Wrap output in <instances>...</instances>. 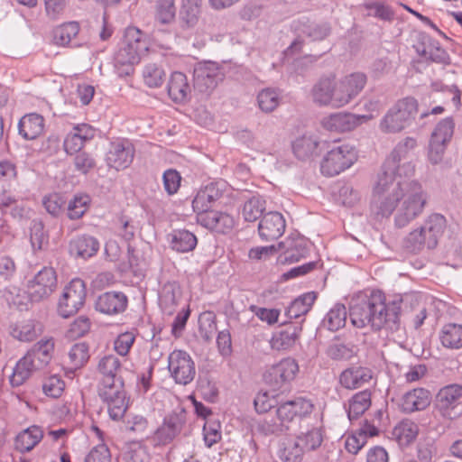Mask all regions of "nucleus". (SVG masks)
Segmentation results:
<instances>
[{
	"instance_id": "f257e3e1",
	"label": "nucleus",
	"mask_w": 462,
	"mask_h": 462,
	"mask_svg": "<svg viewBox=\"0 0 462 462\" xmlns=\"http://www.w3.org/2000/svg\"><path fill=\"white\" fill-rule=\"evenodd\" d=\"M411 294H395L386 298L380 290H374L369 295L356 300L349 309V318L354 327H370L374 331L386 328L397 331L401 327L402 305L410 301ZM347 319L346 308L336 303L322 319V326L336 332L344 328Z\"/></svg>"
},
{
	"instance_id": "f03ea898",
	"label": "nucleus",
	"mask_w": 462,
	"mask_h": 462,
	"mask_svg": "<svg viewBox=\"0 0 462 462\" xmlns=\"http://www.w3.org/2000/svg\"><path fill=\"white\" fill-rule=\"evenodd\" d=\"M409 180L381 171L373 189L372 212L377 217H389L402 200Z\"/></svg>"
},
{
	"instance_id": "7ed1b4c3",
	"label": "nucleus",
	"mask_w": 462,
	"mask_h": 462,
	"mask_svg": "<svg viewBox=\"0 0 462 462\" xmlns=\"http://www.w3.org/2000/svg\"><path fill=\"white\" fill-rule=\"evenodd\" d=\"M447 219L439 213H431L420 227L411 231L403 239V248L417 254L423 250L435 249L447 229Z\"/></svg>"
},
{
	"instance_id": "20e7f679",
	"label": "nucleus",
	"mask_w": 462,
	"mask_h": 462,
	"mask_svg": "<svg viewBox=\"0 0 462 462\" xmlns=\"http://www.w3.org/2000/svg\"><path fill=\"white\" fill-rule=\"evenodd\" d=\"M148 51V44L143 32L135 28L126 29L125 36L114 56V66L120 77L129 76L134 72L141 56Z\"/></svg>"
},
{
	"instance_id": "39448f33",
	"label": "nucleus",
	"mask_w": 462,
	"mask_h": 462,
	"mask_svg": "<svg viewBox=\"0 0 462 462\" xmlns=\"http://www.w3.org/2000/svg\"><path fill=\"white\" fill-rule=\"evenodd\" d=\"M427 194L420 183L410 180L406 184L404 195L396 208L394 224L397 227L402 228L420 217L427 204Z\"/></svg>"
},
{
	"instance_id": "423d86ee",
	"label": "nucleus",
	"mask_w": 462,
	"mask_h": 462,
	"mask_svg": "<svg viewBox=\"0 0 462 462\" xmlns=\"http://www.w3.org/2000/svg\"><path fill=\"white\" fill-rule=\"evenodd\" d=\"M418 101L411 97L398 100L383 116L379 129L383 134H398L410 127L418 114Z\"/></svg>"
},
{
	"instance_id": "0eeeda50",
	"label": "nucleus",
	"mask_w": 462,
	"mask_h": 462,
	"mask_svg": "<svg viewBox=\"0 0 462 462\" xmlns=\"http://www.w3.org/2000/svg\"><path fill=\"white\" fill-rule=\"evenodd\" d=\"M416 146L417 141L413 137H406L400 141L383 162L381 171L410 180L415 171V165L411 157Z\"/></svg>"
},
{
	"instance_id": "6e6552de",
	"label": "nucleus",
	"mask_w": 462,
	"mask_h": 462,
	"mask_svg": "<svg viewBox=\"0 0 462 462\" xmlns=\"http://www.w3.org/2000/svg\"><path fill=\"white\" fill-rule=\"evenodd\" d=\"M357 160V152L353 145H334L324 156L320 171L323 175L333 177L350 168Z\"/></svg>"
},
{
	"instance_id": "1a4fd4ad",
	"label": "nucleus",
	"mask_w": 462,
	"mask_h": 462,
	"mask_svg": "<svg viewBox=\"0 0 462 462\" xmlns=\"http://www.w3.org/2000/svg\"><path fill=\"white\" fill-rule=\"evenodd\" d=\"M135 146L132 140L125 137L113 138L105 155L109 169L124 171L131 166L135 157Z\"/></svg>"
},
{
	"instance_id": "9d476101",
	"label": "nucleus",
	"mask_w": 462,
	"mask_h": 462,
	"mask_svg": "<svg viewBox=\"0 0 462 462\" xmlns=\"http://www.w3.org/2000/svg\"><path fill=\"white\" fill-rule=\"evenodd\" d=\"M462 385L448 384L439 389L435 398V409L445 419L455 420L462 413Z\"/></svg>"
},
{
	"instance_id": "9b49d317",
	"label": "nucleus",
	"mask_w": 462,
	"mask_h": 462,
	"mask_svg": "<svg viewBox=\"0 0 462 462\" xmlns=\"http://www.w3.org/2000/svg\"><path fill=\"white\" fill-rule=\"evenodd\" d=\"M87 297L86 284L83 280L73 279L63 290L58 303V313L62 318L75 315L85 304Z\"/></svg>"
},
{
	"instance_id": "f8f14e48",
	"label": "nucleus",
	"mask_w": 462,
	"mask_h": 462,
	"mask_svg": "<svg viewBox=\"0 0 462 462\" xmlns=\"http://www.w3.org/2000/svg\"><path fill=\"white\" fill-rule=\"evenodd\" d=\"M57 288V274L52 267L44 266L27 282L31 301L40 302L48 299Z\"/></svg>"
},
{
	"instance_id": "ddd939ff",
	"label": "nucleus",
	"mask_w": 462,
	"mask_h": 462,
	"mask_svg": "<svg viewBox=\"0 0 462 462\" xmlns=\"http://www.w3.org/2000/svg\"><path fill=\"white\" fill-rule=\"evenodd\" d=\"M455 129V123L451 117L442 119L431 134L428 157L432 164L439 163L445 153L448 143L450 142Z\"/></svg>"
},
{
	"instance_id": "4468645a",
	"label": "nucleus",
	"mask_w": 462,
	"mask_h": 462,
	"mask_svg": "<svg viewBox=\"0 0 462 462\" xmlns=\"http://www.w3.org/2000/svg\"><path fill=\"white\" fill-rule=\"evenodd\" d=\"M168 370L178 384L190 383L196 375L195 363L189 354L175 349L168 356Z\"/></svg>"
},
{
	"instance_id": "2eb2a0df",
	"label": "nucleus",
	"mask_w": 462,
	"mask_h": 462,
	"mask_svg": "<svg viewBox=\"0 0 462 462\" xmlns=\"http://www.w3.org/2000/svg\"><path fill=\"white\" fill-rule=\"evenodd\" d=\"M97 394L107 408L109 418L115 421L122 420L129 407L125 385L97 389Z\"/></svg>"
},
{
	"instance_id": "dca6fc26",
	"label": "nucleus",
	"mask_w": 462,
	"mask_h": 462,
	"mask_svg": "<svg viewBox=\"0 0 462 462\" xmlns=\"http://www.w3.org/2000/svg\"><path fill=\"white\" fill-rule=\"evenodd\" d=\"M97 371L99 374L97 389L112 387L116 384L125 385V380L121 374L123 365L116 356H102L97 363Z\"/></svg>"
},
{
	"instance_id": "f3484780",
	"label": "nucleus",
	"mask_w": 462,
	"mask_h": 462,
	"mask_svg": "<svg viewBox=\"0 0 462 462\" xmlns=\"http://www.w3.org/2000/svg\"><path fill=\"white\" fill-rule=\"evenodd\" d=\"M298 372L299 365L296 360L287 357L269 367L263 374V380L278 390L294 380Z\"/></svg>"
},
{
	"instance_id": "a211bd4d",
	"label": "nucleus",
	"mask_w": 462,
	"mask_h": 462,
	"mask_svg": "<svg viewBox=\"0 0 462 462\" xmlns=\"http://www.w3.org/2000/svg\"><path fill=\"white\" fill-rule=\"evenodd\" d=\"M278 406L279 414L289 425L310 418L315 410L313 401L306 396H295Z\"/></svg>"
},
{
	"instance_id": "6ab92c4d",
	"label": "nucleus",
	"mask_w": 462,
	"mask_h": 462,
	"mask_svg": "<svg viewBox=\"0 0 462 462\" xmlns=\"http://www.w3.org/2000/svg\"><path fill=\"white\" fill-rule=\"evenodd\" d=\"M185 410L172 411L164 419L162 424L155 430L152 437L155 446H165L173 441L180 433L186 423Z\"/></svg>"
},
{
	"instance_id": "aec40b11",
	"label": "nucleus",
	"mask_w": 462,
	"mask_h": 462,
	"mask_svg": "<svg viewBox=\"0 0 462 462\" xmlns=\"http://www.w3.org/2000/svg\"><path fill=\"white\" fill-rule=\"evenodd\" d=\"M223 79L221 68L217 62L204 61L198 63L193 71L194 87L199 92L214 89Z\"/></svg>"
},
{
	"instance_id": "412c9836",
	"label": "nucleus",
	"mask_w": 462,
	"mask_h": 462,
	"mask_svg": "<svg viewBox=\"0 0 462 462\" xmlns=\"http://www.w3.org/2000/svg\"><path fill=\"white\" fill-rule=\"evenodd\" d=\"M311 245L301 236H289L278 244L282 251L278 260L281 263H293L309 255Z\"/></svg>"
},
{
	"instance_id": "4be33fe9",
	"label": "nucleus",
	"mask_w": 462,
	"mask_h": 462,
	"mask_svg": "<svg viewBox=\"0 0 462 462\" xmlns=\"http://www.w3.org/2000/svg\"><path fill=\"white\" fill-rule=\"evenodd\" d=\"M373 119V115H354L350 113H335L324 117L322 125L325 129L334 132H349L364 122Z\"/></svg>"
},
{
	"instance_id": "5701e85b",
	"label": "nucleus",
	"mask_w": 462,
	"mask_h": 462,
	"mask_svg": "<svg viewBox=\"0 0 462 462\" xmlns=\"http://www.w3.org/2000/svg\"><path fill=\"white\" fill-rule=\"evenodd\" d=\"M431 393L422 387L414 388L402 394L400 398L398 407L406 414L426 410L431 403Z\"/></svg>"
},
{
	"instance_id": "b1692460",
	"label": "nucleus",
	"mask_w": 462,
	"mask_h": 462,
	"mask_svg": "<svg viewBox=\"0 0 462 462\" xmlns=\"http://www.w3.org/2000/svg\"><path fill=\"white\" fill-rule=\"evenodd\" d=\"M286 221L282 214L271 211L264 214L258 225V234L263 241H273L285 232Z\"/></svg>"
},
{
	"instance_id": "393cba45",
	"label": "nucleus",
	"mask_w": 462,
	"mask_h": 462,
	"mask_svg": "<svg viewBox=\"0 0 462 462\" xmlns=\"http://www.w3.org/2000/svg\"><path fill=\"white\" fill-rule=\"evenodd\" d=\"M96 136V129L88 124H79L73 126L64 139V150L69 154L81 152L86 143Z\"/></svg>"
},
{
	"instance_id": "a878e982",
	"label": "nucleus",
	"mask_w": 462,
	"mask_h": 462,
	"mask_svg": "<svg viewBox=\"0 0 462 462\" xmlns=\"http://www.w3.org/2000/svg\"><path fill=\"white\" fill-rule=\"evenodd\" d=\"M416 52L421 58L436 63L448 64L450 57L439 42L427 34H422L414 46Z\"/></svg>"
},
{
	"instance_id": "bb28decb",
	"label": "nucleus",
	"mask_w": 462,
	"mask_h": 462,
	"mask_svg": "<svg viewBox=\"0 0 462 462\" xmlns=\"http://www.w3.org/2000/svg\"><path fill=\"white\" fill-rule=\"evenodd\" d=\"M128 305V298L122 291H106L100 294L95 303L97 311L106 315L123 313Z\"/></svg>"
},
{
	"instance_id": "cd10ccee",
	"label": "nucleus",
	"mask_w": 462,
	"mask_h": 462,
	"mask_svg": "<svg viewBox=\"0 0 462 462\" xmlns=\"http://www.w3.org/2000/svg\"><path fill=\"white\" fill-rule=\"evenodd\" d=\"M198 219L201 226L219 234L229 232L235 225L232 216L216 210L202 212V214L198 215Z\"/></svg>"
},
{
	"instance_id": "c85d7f7f",
	"label": "nucleus",
	"mask_w": 462,
	"mask_h": 462,
	"mask_svg": "<svg viewBox=\"0 0 462 462\" xmlns=\"http://www.w3.org/2000/svg\"><path fill=\"white\" fill-rule=\"evenodd\" d=\"M45 129V119L38 113H29L22 116L18 123V133L25 140H35Z\"/></svg>"
},
{
	"instance_id": "c756f323",
	"label": "nucleus",
	"mask_w": 462,
	"mask_h": 462,
	"mask_svg": "<svg viewBox=\"0 0 462 462\" xmlns=\"http://www.w3.org/2000/svg\"><path fill=\"white\" fill-rule=\"evenodd\" d=\"M53 351V339L44 338L35 343L32 348L27 351L25 356L33 361V365H35L36 368L42 370L50 364Z\"/></svg>"
},
{
	"instance_id": "7c9ffc66",
	"label": "nucleus",
	"mask_w": 462,
	"mask_h": 462,
	"mask_svg": "<svg viewBox=\"0 0 462 462\" xmlns=\"http://www.w3.org/2000/svg\"><path fill=\"white\" fill-rule=\"evenodd\" d=\"M335 75L321 77L313 86L311 96L313 101L319 106H333Z\"/></svg>"
},
{
	"instance_id": "2f4dec72",
	"label": "nucleus",
	"mask_w": 462,
	"mask_h": 462,
	"mask_svg": "<svg viewBox=\"0 0 462 462\" xmlns=\"http://www.w3.org/2000/svg\"><path fill=\"white\" fill-rule=\"evenodd\" d=\"M295 29L311 41H323L331 33V25L328 22L310 19L299 20Z\"/></svg>"
},
{
	"instance_id": "473e14b6",
	"label": "nucleus",
	"mask_w": 462,
	"mask_h": 462,
	"mask_svg": "<svg viewBox=\"0 0 462 462\" xmlns=\"http://www.w3.org/2000/svg\"><path fill=\"white\" fill-rule=\"evenodd\" d=\"M372 379V371L366 367L355 366L344 370L339 376L340 384L346 389L362 387Z\"/></svg>"
},
{
	"instance_id": "72a5a7b5",
	"label": "nucleus",
	"mask_w": 462,
	"mask_h": 462,
	"mask_svg": "<svg viewBox=\"0 0 462 462\" xmlns=\"http://www.w3.org/2000/svg\"><path fill=\"white\" fill-rule=\"evenodd\" d=\"M90 357L88 345L83 342L75 343L63 357L65 368L71 373L81 369Z\"/></svg>"
},
{
	"instance_id": "f704fd0d",
	"label": "nucleus",
	"mask_w": 462,
	"mask_h": 462,
	"mask_svg": "<svg viewBox=\"0 0 462 462\" xmlns=\"http://www.w3.org/2000/svg\"><path fill=\"white\" fill-rule=\"evenodd\" d=\"M43 430L37 425H32L21 432L14 439V448L20 453L32 450L42 439Z\"/></svg>"
},
{
	"instance_id": "c9c22d12",
	"label": "nucleus",
	"mask_w": 462,
	"mask_h": 462,
	"mask_svg": "<svg viewBox=\"0 0 462 462\" xmlns=\"http://www.w3.org/2000/svg\"><path fill=\"white\" fill-rule=\"evenodd\" d=\"M167 90L173 102L182 103L187 99L191 89L186 75L180 71H174L169 79Z\"/></svg>"
},
{
	"instance_id": "e433bc0d",
	"label": "nucleus",
	"mask_w": 462,
	"mask_h": 462,
	"mask_svg": "<svg viewBox=\"0 0 462 462\" xmlns=\"http://www.w3.org/2000/svg\"><path fill=\"white\" fill-rule=\"evenodd\" d=\"M302 328L297 324H288L281 331L276 333L272 340L271 346L275 350H287L292 347L298 340Z\"/></svg>"
},
{
	"instance_id": "4c0bfd02",
	"label": "nucleus",
	"mask_w": 462,
	"mask_h": 462,
	"mask_svg": "<svg viewBox=\"0 0 462 462\" xmlns=\"http://www.w3.org/2000/svg\"><path fill=\"white\" fill-rule=\"evenodd\" d=\"M222 197V191L214 183L201 189L192 201V208L198 215L210 210L213 202Z\"/></svg>"
},
{
	"instance_id": "58836bf2",
	"label": "nucleus",
	"mask_w": 462,
	"mask_h": 462,
	"mask_svg": "<svg viewBox=\"0 0 462 462\" xmlns=\"http://www.w3.org/2000/svg\"><path fill=\"white\" fill-rule=\"evenodd\" d=\"M69 250L71 254L88 259L94 256L98 252L99 242L92 236L81 235L70 241Z\"/></svg>"
},
{
	"instance_id": "ea45409f",
	"label": "nucleus",
	"mask_w": 462,
	"mask_h": 462,
	"mask_svg": "<svg viewBox=\"0 0 462 462\" xmlns=\"http://www.w3.org/2000/svg\"><path fill=\"white\" fill-rule=\"evenodd\" d=\"M290 430V425L279 414V406H277L275 415L268 414L256 424V430L264 435H281Z\"/></svg>"
},
{
	"instance_id": "a19ab883",
	"label": "nucleus",
	"mask_w": 462,
	"mask_h": 462,
	"mask_svg": "<svg viewBox=\"0 0 462 462\" xmlns=\"http://www.w3.org/2000/svg\"><path fill=\"white\" fill-rule=\"evenodd\" d=\"M172 250L179 253H188L193 251L197 245L196 236L186 229H176L168 235Z\"/></svg>"
},
{
	"instance_id": "79ce46f5",
	"label": "nucleus",
	"mask_w": 462,
	"mask_h": 462,
	"mask_svg": "<svg viewBox=\"0 0 462 462\" xmlns=\"http://www.w3.org/2000/svg\"><path fill=\"white\" fill-rule=\"evenodd\" d=\"M36 371H39V369L33 365V361L26 356H23L13 368V373L9 378L11 385L13 387L23 385Z\"/></svg>"
},
{
	"instance_id": "37998d69",
	"label": "nucleus",
	"mask_w": 462,
	"mask_h": 462,
	"mask_svg": "<svg viewBox=\"0 0 462 462\" xmlns=\"http://www.w3.org/2000/svg\"><path fill=\"white\" fill-rule=\"evenodd\" d=\"M91 198L86 193H78L67 203V216L70 220L80 219L89 209Z\"/></svg>"
},
{
	"instance_id": "c03bdc74",
	"label": "nucleus",
	"mask_w": 462,
	"mask_h": 462,
	"mask_svg": "<svg viewBox=\"0 0 462 462\" xmlns=\"http://www.w3.org/2000/svg\"><path fill=\"white\" fill-rule=\"evenodd\" d=\"M317 299L314 291L304 293L295 299L287 308L286 314L290 319H298L306 315Z\"/></svg>"
},
{
	"instance_id": "a18cd8bd",
	"label": "nucleus",
	"mask_w": 462,
	"mask_h": 462,
	"mask_svg": "<svg viewBox=\"0 0 462 462\" xmlns=\"http://www.w3.org/2000/svg\"><path fill=\"white\" fill-rule=\"evenodd\" d=\"M319 144L315 137L303 135L293 142L292 150L298 159L306 160L319 154Z\"/></svg>"
},
{
	"instance_id": "49530a36",
	"label": "nucleus",
	"mask_w": 462,
	"mask_h": 462,
	"mask_svg": "<svg viewBox=\"0 0 462 462\" xmlns=\"http://www.w3.org/2000/svg\"><path fill=\"white\" fill-rule=\"evenodd\" d=\"M371 406V393L367 390L356 393L349 401L347 416L352 421L357 420Z\"/></svg>"
},
{
	"instance_id": "de8ad7c7",
	"label": "nucleus",
	"mask_w": 462,
	"mask_h": 462,
	"mask_svg": "<svg viewBox=\"0 0 462 462\" xmlns=\"http://www.w3.org/2000/svg\"><path fill=\"white\" fill-rule=\"evenodd\" d=\"M440 341L443 346L447 348H462V325L446 324L441 330Z\"/></svg>"
},
{
	"instance_id": "09e8293b",
	"label": "nucleus",
	"mask_w": 462,
	"mask_h": 462,
	"mask_svg": "<svg viewBox=\"0 0 462 462\" xmlns=\"http://www.w3.org/2000/svg\"><path fill=\"white\" fill-rule=\"evenodd\" d=\"M79 32V24L77 22L65 23L53 30V41L60 46H68Z\"/></svg>"
},
{
	"instance_id": "8fccbe9b",
	"label": "nucleus",
	"mask_w": 462,
	"mask_h": 462,
	"mask_svg": "<svg viewBox=\"0 0 462 462\" xmlns=\"http://www.w3.org/2000/svg\"><path fill=\"white\" fill-rule=\"evenodd\" d=\"M418 432L419 428L415 422L403 420L393 428V435L401 445L406 446L416 439Z\"/></svg>"
},
{
	"instance_id": "3c124183",
	"label": "nucleus",
	"mask_w": 462,
	"mask_h": 462,
	"mask_svg": "<svg viewBox=\"0 0 462 462\" xmlns=\"http://www.w3.org/2000/svg\"><path fill=\"white\" fill-rule=\"evenodd\" d=\"M259 108L264 113L275 110L281 103V92L277 88H267L262 89L257 95Z\"/></svg>"
},
{
	"instance_id": "603ef678",
	"label": "nucleus",
	"mask_w": 462,
	"mask_h": 462,
	"mask_svg": "<svg viewBox=\"0 0 462 462\" xmlns=\"http://www.w3.org/2000/svg\"><path fill=\"white\" fill-rule=\"evenodd\" d=\"M304 453L300 442L295 438L282 444V448L279 450V458L282 462H300Z\"/></svg>"
},
{
	"instance_id": "864d4df0",
	"label": "nucleus",
	"mask_w": 462,
	"mask_h": 462,
	"mask_svg": "<svg viewBox=\"0 0 462 462\" xmlns=\"http://www.w3.org/2000/svg\"><path fill=\"white\" fill-rule=\"evenodd\" d=\"M343 88H346L348 96L354 100L364 89L367 82V77L363 72H354L340 79Z\"/></svg>"
},
{
	"instance_id": "5fc2aeb1",
	"label": "nucleus",
	"mask_w": 462,
	"mask_h": 462,
	"mask_svg": "<svg viewBox=\"0 0 462 462\" xmlns=\"http://www.w3.org/2000/svg\"><path fill=\"white\" fill-rule=\"evenodd\" d=\"M296 439L300 442L305 452L316 450L323 441V431L321 428L313 427L299 434Z\"/></svg>"
},
{
	"instance_id": "6e6d98bb",
	"label": "nucleus",
	"mask_w": 462,
	"mask_h": 462,
	"mask_svg": "<svg viewBox=\"0 0 462 462\" xmlns=\"http://www.w3.org/2000/svg\"><path fill=\"white\" fill-rule=\"evenodd\" d=\"M265 200L261 197H252L244 205L243 216L245 221L254 222L263 216Z\"/></svg>"
},
{
	"instance_id": "4d7b16f0",
	"label": "nucleus",
	"mask_w": 462,
	"mask_h": 462,
	"mask_svg": "<svg viewBox=\"0 0 462 462\" xmlns=\"http://www.w3.org/2000/svg\"><path fill=\"white\" fill-rule=\"evenodd\" d=\"M143 78L149 88H159L165 79V71L161 66L149 63L143 68Z\"/></svg>"
},
{
	"instance_id": "13d9d810",
	"label": "nucleus",
	"mask_w": 462,
	"mask_h": 462,
	"mask_svg": "<svg viewBox=\"0 0 462 462\" xmlns=\"http://www.w3.org/2000/svg\"><path fill=\"white\" fill-rule=\"evenodd\" d=\"M377 433L378 430L372 426L368 431L362 430L358 434L348 436L345 441V448L346 451L353 455H356L359 450L365 445L367 434L370 436H374L377 435Z\"/></svg>"
},
{
	"instance_id": "bf43d9fd",
	"label": "nucleus",
	"mask_w": 462,
	"mask_h": 462,
	"mask_svg": "<svg viewBox=\"0 0 462 462\" xmlns=\"http://www.w3.org/2000/svg\"><path fill=\"white\" fill-rule=\"evenodd\" d=\"M42 205L50 215L52 217H59L64 212L67 200L62 194L53 192L43 198Z\"/></svg>"
},
{
	"instance_id": "052dcab7",
	"label": "nucleus",
	"mask_w": 462,
	"mask_h": 462,
	"mask_svg": "<svg viewBox=\"0 0 462 462\" xmlns=\"http://www.w3.org/2000/svg\"><path fill=\"white\" fill-rule=\"evenodd\" d=\"M154 3L156 18L163 24L171 23L176 14L175 0H150Z\"/></svg>"
},
{
	"instance_id": "680f3d73",
	"label": "nucleus",
	"mask_w": 462,
	"mask_h": 462,
	"mask_svg": "<svg viewBox=\"0 0 462 462\" xmlns=\"http://www.w3.org/2000/svg\"><path fill=\"white\" fill-rule=\"evenodd\" d=\"M366 10L370 11V15L384 21L393 22L394 20L395 13L393 7L383 2H372L365 5Z\"/></svg>"
},
{
	"instance_id": "e2e57ef3",
	"label": "nucleus",
	"mask_w": 462,
	"mask_h": 462,
	"mask_svg": "<svg viewBox=\"0 0 462 462\" xmlns=\"http://www.w3.org/2000/svg\"><path fill=\"white\" fill-rule=\"evenodd\" d=\"M159 299L162 310L167 314H171L177 305L175 284L166 283L162 287Z\"/></svg>"
},
{
	"instance_id": "0e129e2a",
	"label": "nucleus",
	"mask_w": 462,
	"mask_h": 462,
	"mask_svg": "<svg viewBox=\"0 0 462 462\" xmlns=\"http://www.w3.org/2000/svg\"><path fill=\"white\" fill-rule=\"evenodd\" d=\"M30 241L33 251L42 250L48 243V236L44 232L42 221H33L30 228Z\"/></svg>"
},
{
	"instance_id": "69168bd1",
	"label": "nucleus",
	"mask_w": 462,
	"mask_h": 462,
	"mask_svg": "<svg viewBox=\"0 0 462 462\" xmlns=\"http://www.w3.org/2000/svg\"><path fill=\"white\" fill-rule=\"evenodd\" d=\"M200 6L182 5L180 23L182 29L193 28L199 22Z\"/></svg>"
},
{
	"instance_id": "338daca9",
	"label": "nucleus",
	"mask_w": 462,
	"mask_h": 462,
	"mask_svg": "<svg viewBox=\"0 0 462 462\" xmlns=\"http://www.w3.org/2000/svg\"><path fill=\"white\" fill-rule=\"evenodd\" d=\"M65 388V383L61 377L58 375H51L44 379L42 383L43 393L51 398H59L61 396Z\"/></svg>"
},
{
	"instance_id": "774afa93",
	"label": "nucleus",
	"mask_w": 462,
	"mask_h": 462,
	"mask_svg": "<svg viewBox=\"0 0 462 462\" xmlns=\"http://www.w3.org/2000/svg\"><path fill=\"white\" fill-rule=\"evenodd\" d=\"M221 426L217 420H207L203 426L205 445L211 448L221 439Z\"/></svg>"
}]
</instances>
